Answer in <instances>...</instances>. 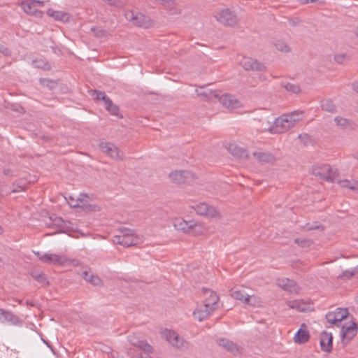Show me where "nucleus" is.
<instances>
[{
  "label": "nucleus",
  "mask_w": 358,
  "mask_h": 358,
  "mask_svg": "<svg viewBox=\"0 0 358 358\" xmlns=\"http://www.w3.org/2000/svg\"><path fill=\"white\" fill-rule=\"evenodd\" d=\"M141 238L129 229H120L119 234L113 237V242L115 244L123 245L124 247H130L138 244Z\"/></svg>",
  "instance_id": "obj_1"
},
{
  "label": "nucleus",
  "mask_w": 358,
  "mask_h": 358,
  "mask_svg": "<svg viewBox=\"0 0 358 358\" xmlns=\"http://www.w3.org/2000/svg\"><path fill=\"white\" fill-rule=\"evenodd\" d=\"M312 173L316 177L330 182H333L338 176V170L327 164L315 165L312 168Z\"/></svg>",
  "instance_id": "obj_2"
},
{
  "label": "nucleus",
  "mask_w": 358,
  "mask_h": 358,
  "mask_svg": "<svg viewBox=\"0 0 358 358\" xmlns=\"http://www.w3.org/2000/svg\"><path fill=\"white\" fill-rule=\"evenodd\" d=\"M173 225L177 231H181L193 236L198 235L202 230V227L200 224L196 223L193 220L187 222L182 217L174 218L173 220Z\"/></svg>",
  "instance_id": "obj_3"
},
{
  "label": "nucleus",
  "mask_w": 358,
  "mask_h": 358,
  "mask_svg": "<svg viewBox=\"0 0 358 358\" xmlns=\"http://www.w3.org/2000/svg\"><path fill=\"white\" fill-rule=\"evenodd\" d=\"M161 334L170 345L176 349L186 350L189 347V343L173 330L164 329L161 332Z\"/></svg>",
  "instance_id": "obj_4"
},
{
  "label": "nucleus",
  "mask_w": 358,
  "mask_h": 358,
  "mask_svg": "<svg viewBox=\"0 0 358 358\" xmlns=\"http://www.w3.org/2000/svg\"><path fill=\"white\" fill-rule=\"evenodd\" d=\"M45 2L40 0H21L20 5L22 10L27 15L36 17H42L43 12L38 10V7H43Z\"/></svg>",
  "instance_id": "obj_5"
},
{
  "label": "nucleus",
  "mask_w": 358,
  "mask_h": 358,
  "mask_svg": "<svg viewBox=\"0 0 358 358\" xmlns=\"http://www.w3.org/2000/svg\"><path fill=\"white\" fill-rule=\"evenodd\" d=\"M100 150L110 157L111 159L115 160H122L123 152L113 143L110 142H101L99 145Z\"/></svg>",
  "instance_id": "obj_6"
},
{
  "label": "nucleus",
  "mask_w": 358,
  "mask_h": 358,
  "mask_svg": "<svg viewBox=\"0 0 358 358\" xmlns=\"http://www.w3.org/2000/svg\"><path fill=\"white\" fill-rule=\"evenodd\" d=\"M216 18L219 22L225 26L234 27L238 22L236 15L229 9L221 10L216 16Z\"/></svg>",
  "instance_id": "obj_7"
},
{
  "label": "nucleus",
  "mask_w": 358,
  "mask_h": 358,
  "mask_svg": "<svg viewBox=\"0 0 358 358\" xmlns=\"http://www.w3.org/2000/svg\"><path fill=\"white\" fill-rule=\"evenodd\" d=\"M169 178L173 182L182 184L192 181L194 179V175L189 171L180 170L170 173Z\"/></svg>",
  "instance_id": "obj_8"
},
{
  "label": "nucleus",
  "mask_w": 358,
  "mask_h": 358,
  "mask_svg": "<svg viewBox=\"0 0 358 358\" xmlns=\"http://www.w3.org/2000/svg\"><path fill=\"white\" fill-rule=\"evenodd\" d=\"M127 18L134 24L143 28H148L151 25L150 20L148 17L142 13H134L130 11L126 14Z\"/></svg>",
  "instance_id": "obj_9"
},
{
  "label": "nucleus",
  "mask_w": 358,
  "mask_h": 358,
  "mask_svg": "<svg viewBox=\"0 0 358 358\" xmlns=\"http://www.w3.org/2000/svg\"><path fill=\"white\" fill-rule=\"evenodd\" d=\"M202 292L204 297L203 304H205V306L210 308H213L214 310H216L219 301V296L217 294L207 288H203Z\"/></svg>",
  "instance_id": "obj_10"
},
{
  "label": "nucleus",
  "mask_w": 358,
  "mask_h": 358,
  "mask_svg": "<svg viewBox=\"0 0 358 358\" xmlns=\"http://www.w3.org/2000/svg\"><path fill=\"white\" fill-rule=\"evenodd\" d=\"M276 283L281 289L291 294H298L300 290V287L297 283L294 280L289 278H278Z\"/></svg>",
  "instance_id": "obj_11"
},
{
  "label": "nucleus",
  "mask_w": 358,
  "mask_h": 358,
  "mask_svg": "<svg viewBox=\"0 0 358 358\" xmlns=\"http://www.w3.org/2000/svg\"><path fill=\"white\" fill-rule=\"evenodd\" d=\"M217 343L222 349L234 355H237L241 353V348L236 343L227 338L217 339Z\"/></svg>",
  "instance_id": "obj_12"
},
{
  "label": "nucleus",
  "mask_w": 358,
  "mask_h": 358,
  "mask_svg": "<svg viewBox=\"0 0 358 358\" xmlns=\"http://www.w3.org/2000/svg\"><path fill=\"white\" fill-rule=\"evenodd\" d=\"M241 64L246 71H262L266 69L264 64L251 57H243L241 61Z\"/></svg>",
  "instance_id": "obj_13"
},
{
  "label": "nucleus",
  "mask_w": 358,
  "mask_h": 358,
  "mask_svg": "<svg viewBox=\"0 0 358 358\" xmlns=\"http://www.w3.org/2000/svg\"><path fill=\"white\" fill-rule=\"evenodd\" d=\"M34 253L41 261L45 263L62 265L65 262V258L57 255L42 254L40 252H35Z\"/></svg>",
  "instance_id": "obj_14"
},
{
  "label": "nucleus",
  "mask_w": 358,
  "mask_h": 358,
  "mask_svg": "<svg viewBox=\"0 0 358 358\" xmlns=\"http://www.w3.org/2000/svg\"><path fill=\"white\" fill-rule=\"evenodd\" d=\"M0 322L17 326L22 324V320L13 313L0 308Z\"/></svg>",
  "instance_id": "obj_15"
},
{
  "label": "nucleus",
  "mask_w": 358,
  "mask_h": 358,
  "mask_svg": "<svg viewBox=\"0 0 358 358\" xmlns=\"http://www.w3.org/2000/svg\"><path fill=\"white\" fill-rule=\"evenodd\" d=\"M196 213L201 215H206L208 217H215L218 216V212L212 206L206 203H200L194 206Z\"/></svg>",
  "instance_id": "obj_16"
},
{
  "label": "nucleus",
  "mask_w": 358,
  "mask_h": 358,
  "mask_svg": "<svg viewBox=\"0 0 358 358\" xmlns=\"http://www.w3.org/2000/svg\"><path fill=\"white\" fill-rule=\"evenodd\" d=\"M220 103L228 108H238L241 107V103L235 97V96L229 94H223L217 97Z\"/></svg>",
  "instance_id": "obj_17"
},
{
  "label": "nucleus",
  "mask_w": 358,
  "mask_h": 358,
  "mask_svg": "<svg viewBox=\"0 0 358 358\" xmlns=\"http://www.w3.org/2000/svg\"><path fill=\"white\" fill-rule=\"evenodd\" d=\"M320 344L322 351L330 352L333 347V336L331 333H329L326 331L321 332Z\"/></svg>",
  "instance_id": "obj_18"
},
{
  "label": "nucleus",
  "mask_w": 358,
  "mask_h": 358,
  "mask_svg": "<svg viewBox=\"0 0 358 358\" xmlns=\"http://www.w3.org/2000/svg\"><path fill=\"white\" fill-rule=\"evenodd\" d=\"M227 148L232 155L237 158L245 159L248 157V151L246 149L237 145L236 143H229Z\"/></svg>",
  "instance_id": "obj_19"
},
{
  "label": "nucleus",
  "mask_w": 358,
  "mask_h": 358,
  "mask_svg": "<svg viewBox=\"0 0 358 358\" xmlns=\"http://www.w3.org/2000/svg\"><path fill=\"white\" fill-rule=\"evenodd\" d=\"M213 311V308H210L209 307L205 306V304H203L201 306L197 308L194 311L193 316L196 320L201 322L206 319L209 315H210Z\"/></svg>",
  "instance_id": "obj_20"
},
{
  "label": "nucleus",
  "mask_w": 358,
  "mask_h": 358,
  "mask_svg": "<svg viewBox=\"0 0 358 358\" xmlns=\"http://www.w3.org/2000/svg\"><path fill=\"white\" fill-rule=\"evenodd\" d=\"M47 15L54 20L60 21L62 22H67L70 20V14L67 12L62 10H55L52 8H48L47 10Z\"/></svg>",
  "instance_id": "obj_21"
},
{
  "label": "nucleus",
  "mask_w": 358,
  "mask_h": 358,
  "mask_svg": "<svg viewBox=\"0 0 358 358\" xmlns=\"http://www.w3.org/2000/svg\"><path fill=\"white\" fill-rule=\"evenodd\" d=\"M287 305L292 309L300 312H306L310 310V304L301 300H293L287 301Z\"/></svg>",
  "instance_id": "obj_22"
},
{
  "label": "nucleus",
  "mask_w": 358,
  "mask_h": 358,
  "mask_svg": "<svg viewBox=\"0 0 358 358\" xmlns=\"http://www.w3.org/2000/svg\"><path fill=\"white\" fill-rule=\"evenodd\" d=\"M130 343L134 345V347L138 348L139 350L147 352V353H151L152 352V346L147 343L146 341L144 340H138L135 337H131L129 338Z\"/></svg>",
  "instance_id": "obj_23"
},
{
  "label": "nucleus",
  "mask_w": 358,
  "mask_h": 358,
  "mask_svg": "<svg viewBox=\"0 0 358 358\" xmlns=\"http://www.w3.org/2000/svg\"><path fill=\"white\" fill-rule=\"evenodd\" d=\"M303 327H306L305 324L301 325L294 336V341L299 344L306 343L310 338L308 331L306 329H303Z\"/></svg>",
  "instance_id": "obj_24"
},
{
  "label": "nucleus",
  "mask_w": 358,
  "mask_h": 358,
  "mask_svg": "<svg viewBox=\"0 0 358 358\" xmlns=\"http://www.w3.org/2000/svg\"><path fill=\"white\" fill-rule=\"evenodd\" d=\"M336 124L343 129H355L356 124L351 120L346 119L340 116L334 117Z\"/></svg>",
  "instance_id": "obj_25"
},
{
  "label": "nucleus",
  "mask_w": 358,
  "mask_h": 358,
  "mask_svg": "<svg viewBox=\"0 0 358 358\" xmlns=\"http://www.w3.org/2000/svg\"><path fill=\"white\" fill-rule=\"evenodd\" d=\"M254 157L257 160L261 163H273L275 158L272 153L266 152H253Z\"/></svg>",
  "instance_id": "obj_26"
},
{
  "label": "nucleus",
  "mask_w": 358,
  "mask_h": 358,
  "mask_svg": "<svg viewBox=\"0 0 358 358\" xmlns=\"http://www.w3.org/2000/svg\"><path fill=\"white\" fill-rule=\"evenodd\" d=\"M357 334V324L353 322L352 325L345 328V327H342L341 329V336L342 339H348L350 341Z\"/></svg>",
  "instance_id": "obj_27"
},
{
  "label": "nucleus",
  "mask_w": 358,
  "mask_h": 358,
  "mask_svg": "<svg viewBox=\"0 0 358 358\" xmlns=\"http://www.w3.org/2000/svg\"><path fill=\"white\" fill-rule=\"evenodd\" d=\"M282 120V115L275 120L271 128L272 132L282 134L287 131V127Z\"/></svg>",
  "instance_id": "obj_28"
},
{
  "label": "nucleus",
  "mask_w": 358,
  "mask_h": 358,
  "mask_svg": "<svg viewBox=\"0 0 358 358\" xmlns=\"http://www.w3.org/2000/svg\"><path fill=\"white\" fill-rule=\"evenodd\" d=\"M196 92L200 96L204 99H210L211 97H218V93L217 91H213L209 89H206L205 87L201 86L196 90Z\"/></svg>",
  "instance_id": "obj_29"
},
{
  "label": "nucleus",
  "mask_w": 358,
  "mask_h": 358,
  "mask_svg": "<svg viewBox=\"0 0 358 358\" xmlns=\"http://www.w3.org/2000/svg\"><path fill=\"white\" fill-rule=\"evenodd\" d=\"M82 276L85 280L90 282L94 285H99L101 282V279L97 275L90 274L87 271L82 273Z\"/></svg>",
  "instance_id": "obj_30"
},
{
  "label": "nucleus",
  "mask_w": 358,
  "mask_h": 358,
  "mask_svg": "<svg viewBox=\"0 0 358 358\" xmlns=\"http://www.w3.org/2000/svg\"><path fill=\"white\" fill-rule=\"evenodd\" d=\"M335 315L336 319H338V322L341 325L342 320L345 319L349 313L347 308H337L334 311H332Z\"/></svg>",
  "instance_id": "obj_31"
},
{
  "label": "nucleus",
  "mask_w": 358,
  "mask_h": 358,
  "mask_svg": "<svg viewBox=\"0 0 358 358\" xmlns=\"http://www.w3.org/2000/svg\"><path fill=\"white\" fill-rule=\"evenodd\" d=\"M28 182L24 178H20L16 180L13 183V186L15 187L13 188V192H19L22 191H24L27 187Z\"/></svg>",
  "instance_id": "obj_32"
},
{
  "label": "nucleus",
  "mask_w": 358,
  "mask_h": 358,
  "mask_svg": "<svg viewBox=\"0 0 358 358\" xmlns=\"http://www.w3.org/2000/svg\"><path fill=\"white\" fill-rule=\"evenodd\" d=\"M247 294H245L244 289H233L231 291V296L236 299L242 301L243 303H245V299L248 297Z\"/></svg>",
  "instance_id": "obj_33"
},
{
  "label": "nucleus",
  "mask_w": 358,
  "mask_h": 358,
  "mask_svg": "<svg viewBox=\"0 0 358 358\" xmlns=\"http://www.w3.org/2000/svg\"><path fill=\"white\" fill-rule=\"evenodd\" d=\"M245 304L256 307L260 306L262 304V300L259 297L255 295H248V297L245 299Z\"/></svg>",
  "instance_id": "obj_34"
},
{
  "label": "nucleus",
  "mask_w": 358,
  "mask_h": 358,
  "mask_svg": "<svg viewBox=\"0 0 358 358\" xmlns=\"http://www.w3.org/2000/svg\"><path fill=\"white\" fill-rule=\"evenodd\" d=\"M105 108L112 115L119 116L118 106L114 104L110 99L106 100Z\"/></svg>",
  "instance_id": "obj_35"
},
{
  "label": "nucleus",
  "mask_w": 358,
  "mask_h": 358,
  "mask_svg": "<svg viewBox=\"0 0 358 358\" xmlns=\"http://www.w3.org/2000/svg\"><path fill=\"white\" fill-rule=\"evenodd\" d=\"M321 107L322 110L334 113L336 112V107L330 99L324 100L322 101Z\"/></svg>",
  "instance_id": "obj_36"
},
{
  "label": "nucleus",
  "mask_w": 358,
  "mask_h": 358,
  "mask_svg": "<svg viewBox=\"0 0 358 358\" xmlns=\"http://www.w3.org/2000/svg\"><path fill=\"white\" fill-rule=\"evenodd\" d=\"M281 86L289 92L299 94L301 92L299 85L294 83H282Z\"/></svg>",
  "instance_id": "obj_37"
},
{
  "label": "nucleus",
  "mask_w": 358,
  "mask_h": 358,
  "mask_svg": "<svg viewBox=\"0 0 358 358\" xmlns=\"http://www.w3.org/2000/svg\"><path fill=\"white\" fill-rule=\"evenodd\" d=\"M31 276L39 283L43 286H46L49 284L45 274L43 273L32 272Z\"/></svg>",
  "instance_id": "obj_38"
},
{
  "label": "nucleus",
  "mask_w": 358,
  "mask_h": 358,
  "mask_svg": "<svg viewBox=\"0 0 358 358\" xmlns=\"http://www.w3.org/2000/svg\"><path fill=\"white\" fill-rule=\"evenodd\" d=\"M338 184L341 187L348 188L350 189H357V182L355 180H338Z\"/></svg>",
  "instance_id": "obj_39"
},
{
  "label": "nucleus",
  "mask_w": 358,
  "mask_h": 358,
  "mask_svg": "<svg viewBox=\"0 0 358 358\" xmlns=\"http://www.w3.org/2000/svg\"><path fill=\"white\" fill-rule=\"evenodd\" d=\"M287 115L289 116V118L292 120H294V126L296 124L303 120V112L301 110H295L290 113H287Z\"/></svg>",
  "instance_id": "obj_40"
},
{
  "label": "nucleus",
  "mask_w": 358,
  "mask_h": 358,
  "mask_svg": "<svg viewBox=\"0 0 358 358\" xmlns=\"http://www.w3.org/2000/svg\"><path fill=\"white\" fill-rule=\"evenodd\" d=\"M32 64L35 67L38 68V69H49V65H48V62L42 58L34 59L32 61Z\"/></svg>",
  "instance_id": "obj_41"
},
{
  "label": "nucleus",
  "mask_w": 358,
  "mask_h": 358,
  "mask_svg": "<svg viewBox=\"0 0 358 358\" xmlns=\"http://www.w3.org/2000/svg\"><path fill=\"white\" fill-rule=\"evenodd\" d=\"M325 318L327 320V322L331 325H336L337 327H340V324L338 322V319H336L335 315L333 313L332 311L328 312L325 315Z\"/></svg>",
  "instance_id": "obj_42"
},
{
  "label": "nucleus",
  "mask_w": 358,
  "mask_h": 358,
  "mask_svg": "<svg viewBox=\"0 0 358 358\" xmlns=\"http://www.w3.org/2000/svg\"><path fill=\"white\" fill-rule=\"evenodd\" d=\"M92 95L94 96V99L100 101L102 100L104 102V104L106 102V100L109 98L106 95V94L102 91L94 90L92 92Z\"/></svg>",
  "instance_id": "obj_43"
},
{
  "label": "nucleus",
  "mask_w": 358,
  "mask_h": 358,
  "mask_svg": "<svg viewBox=\"0 0 358 358\" xmlns=\"http://www.w3.org/2000/svg\"><path fill=\"white\" fill-rule=\"evenodd\" d=\"M282 121L285 124L287 131L294 127V120H292L289 118V116L287 114L282 115Z\"/></svg>",
  "instance_id": "obj_44"
},
{
  "label": "nucleus",
  "mask_w": 358,
  "mask_h": 358,
  "mask_svg": "<svg viewBox=\"0 0 358 358\" xmlns=\"http://www.w3.org/2000/svg\"><path fill=\"white\" fill-rule=\"evenodd\" d=\"M294 242L301 247H308L310 244V241L301 238H296Z\"/></svg>",
  "instance_id": "obj_45"
},
{
  "label": "nucleus",
  "mask_w": 358,
  "mask_h": 358,
  "mask_svg": "<svg viewBox=\"0 0 358 358\" xmlns=\"http://www.w3.org/2000/svg\"><path fill=\"white\" fill-rule=\"evenodd\" d=\"M276 48L281 52H289V48L287 45L284 42H278L275 43Z\"/></svg>",
  "instance_id": "obj_46"
},
{
  "label": "nucleus",
  "mask_w": 358,
  "mask_h": 358,
  "mask_svg": "<svg viewBox=\"0 0 358 358\" xmlns=\"http://www.w3.org/2000/svg\"><path fill=\"white\" fill-rule=\"evenodd\" d=\"M355 275V271H344L338 275L339 278L341 279H349Z\"/></svg>",
  "instance_id": "obj_47"
},
{
  "label": "nucleus",
  "mask_w": 358,
  "mask_h": 358,
  "mask_svg": "<svg viewBox=\"0 0 358 358\" xmlns=\"http://www.w3.org/2000/svg\"><path fill=\"white\" fill-rule=\"evenodd\" d=\"M91 30L97 37H103L106 35V31L103 29L92 27Z\"/></svg>",
  "instance_id": "obj_48"
},
{
  "label": "nucleus",
  "mask_w": 358,
  "mask_h": 358,
  "mask_svg": "<svg viewBox=\"0 0 358 358\" xmlns=\"http://www.w3.org/2000/svg\"><path fill=\"white\" fill-rule=\"evenodd\" d=\"M0 53L4 56H10V50L4 45L0 43Z\"/></svg>",
  "instance_id": "obj_49"
},
{
  "label": "nucleus",
  "mask_w": 358,
  "mask_h": 358,
  "mask_svg": "<svg viewBox=\"0 0 358 358\" xmlns=\"http://www.w3.org/2000/svg\"><path fill=\"white\" fill-rule=\"evenodd\" d=\"M346 54H338L334 56L335 61L338 64H343L345 62Z\"/></svg>",
  "instance_id": "obj_50"
},
{
  "label": "nucleus",
  "mask_w": 358,
  "mask_h": 358,
  "mask_svg": "<svg viewBox=\"0 0 358 358\" xmlns=\"http://www.w3.org/2000/svg\"><path fill=\"white\" fill-rule=\"evenodd\" d=\"M298 138L304 143L310 141V136L307 134H299Z\"/></svg>",
  "instance_id": "obj_51"
},
{
  "label": "nucleus",
  "mask_w": 358,
  "mask_h": 358,
  "mask_svg": "<svg viewBox=\"0 0 358 358\" xmlns=\"http://www.w3.org/2000/svg\"><path fill=\"white\" fill-rule=\"evenodd\" d=\"M320 226L317 224L316 223L313 224H307V225L305 227L306 230L310 231L314 229H320Z\"/></svg>",
  "instance_id": "obj_52"
},
{
  "label": "nucleus",
  "mask_w": 358,
  "mask_h": 358,
  "mask_svg": "<svg viewBox=\"0 0 358 358\" xmlns=\"http://www.w3.org/2000/svg\"><path fill=\"white\" fill-rule=\"evenodd\" d=\"M3 173L5 175V176H13L14 175L13 174V171L10 169H4L3 170Z\"/></svg>",
  "instance_id": "obj_53"
},
{
  "label": "nucleus",
  "mask_w": 358,
  "mask_h": 358,
  "mask_svg": "<svg viewBox=\"0 0 358 358\" xmlns=\"http://www.w3.org/2000/svg\"><path fill=\"white\" fill-rule=\"evenodd\" d=\"M63 222V220L61 219L60 217H55V219L54 220V222L57 225H62Z\"/></svg>",
  "instance_id": "obj_54"
},
{
  "label": "nucleus",
  "mask_w": 358,
  "mask_h": 358,
  "mask_svg": "<svg viewBox=\"0 0 358 358\" xmlns=\"http://www.w3.org/2000/svg\"><path fill=\"white\" fill-rule=\"evenodd\" d=\"M164 4H167L168 6H172L174 4L173 0H162Z\"/></svg>",
  "instance_id": "obj_55"
},
{
  "label": "nucleus",
  "mask_w": 358,
  "mask_h": 358,
  "mask_svg": "<svg viewBox=\"0 0 358 358\" xmlns=\"http://www.w3.org/2000/svg\"><path fill=\"white\" fill-rule=\"evenodd\" d=\"M352 87L354 91L358 94V83H354L352 84Z\"/></svg>",
  "instance_id": "obj_56"
},
{
  "label": "nucleus",
  "mask_w": 358,
  "mask_h": 358,
  "mask_svg": "<svg viewBox=\"0 0 358 358\" xmlns=\"http://www.w3.org/2000/svg\"><path fill=\"white\" fill-rule=\"evenodd\" d=\"M104 2H106L110 5H115L116 0H105Z\"/></svg>",
  "instance_id": "obj_57"
},
{
  "label": "nucleus",
  "mask_w": 358,
  "mask_h": 358,
  "mask_svg": "<svg viewBox=\"0 0 358 358\" xmlns=\"http://www.w3.org/2000/svg\"><path fill=\"white\" fill-rule=\"evenodd\" d=\"M70 205H71V206L74 207V208L78 207L80 206L78 201H77L76 203H75V204L70 203Z\"/></svg>",
  "instance_id": "obj_58"
},
{
  "label": "nucleus",
  "mask_w": 358,
  "mask_h": 358,
  "mask_svg": "<svg viewBox=\"0 0 358 358\" xmlns=\"http://www.w3.org/2000/svg\"><path fill=\"white\" fill-rule=\"evenodd\" d=\"M315 0H305L303 3H308L310 2H315Z\"/></svg>",
  "instance_id": "obj_59"
},
{
  "label": "nucleus",
  "mask_w": 358,
  "mask_h": 358,
  "mask_svg": "<svg viewBox=\"0 0 358 358\" xmlns=\"http://www.w3.org/2000/svg\"><path fill=\"white\" fill-rule=\"evenodd\" d=\"M139 358H152V357L147 355L145 357H143L142 355H141Z\"/></svg>",
  "instance_id": "obj_60"
}]
</instances>
